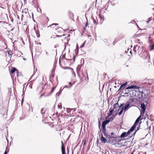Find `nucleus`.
Returning <instances> with one entry per match:
<instances>
[{"label": "nucleus", "mask_w": 154, "mask_h": 154, "mask_svg": "<svg viewBox=\"0 0 154 154\" xmlns=\"http://www.w3.org/2000/svg\"><path fill=\"white\" fill-rule=\"evenodd\" d=\"M141 47H140V46L139 45V44H137L134 47L133 50L135 54L137 52L139 53L140 52V50H141Z\"/></svg>", "instance_id": "1"}, {"label": "nucleus", "mask_w": 154, "mask_h": 154, "mask_svg": "<svg viewBox=\"0 0 154 154\" xmlns=\"http://www.w3.org/2000/svg\"><path fill=\"white\" fill-rule=\"evenodd\" d=\"M123 104H121L120 106H119L118 102H117L114 105V109L116 111L117 110V109H118V111H119L121 107L123 106Z\"/></svg>", "instance_id": "2"}, {"label": "nucleus", "mask_w": 154, "mask_h": 154, "mask_svg": "<svg viewBox=\"0 0 154 154\" xmlns=\"http://www.w3.org/2000/svg\"><path fill=\"white\" fill-rule=\"evenodd\" d=\"M110 122V120L107 119L106 120L104 121L102 123V127L104 128H105L106 125Z\"/></svg>", "instance_id": "3"}, {"label": "nucleus", "mask_w": 154, "mask_h": 154, "mask_svg": "<svg viewBox=\"0 0 154 154\" xmlns=\"http://www.w3.org/2000/svg\"><path fill=\"white\" fill-rule=\"evenodd\" d=\"M139 87L136 86V85H131L130 86H128L127 88H126V90H128L129 89H138Z\"/></svg>", "instance_id": "4"}, {"label": "nucleus", "mask_w": 154, "mask_h": 154, "mask_svg": "<svg viewBox=\"0 0 154 154\" xmlns=\"http://www.w3.org/2000/svg\"><path fill=\"white\" fill-rule=\"evenodd\" d=\"M131 102L129 101L127 102L126 104L125 105V107H124V111H126L127 109L130 106V103Z\"/></svg>", "instance_id": "5"}, {"label": "nucleus", "mask_w": 154, "mask_h": 154, "mask_svg": "<svg viewBox=\"0 0 154 154\" xmlns=\"http://www.w3.org/2000/svg\"><path fill=\"white\" fill-rule=\"evenodd\" d=\"M16 72L17 73V75H18V70L16 69V68L14 67H13L11 71V73H14L15 72Z\"/></svg>", "instance_id": "6"}, {"label": "nucleus", "mask_w": 154, "mask_h": 154, "mask_svg": "<svg viewBox=\"0 0 154 154\" xmlns=\"http://www.w3.org/2000/svg\"><path fill=\"white\" fill-rule=\"evenodd\" d=\"M142 98H143V101H145L146 102V97H147V95H146L145 93L144 92L142 91Z\"/></svg>", "instance_id": "7"}, {"label": "nucleus", "mask_w": 154, "mask_h": 154, "mask_svg": "<svg viewBox=\"0 0 154 154\" xmlns=\"http://www.w3.org/2000/svg\"><path fill=\"white\" fill-rule=\"evenodd\" d=\"M62 143L61 150L62 154H66L65 149L64 147V146L63 144V142L62 141L61 142Z\"/></svg>", "instance_id": "8"}, {"label": "nucleus", "mask_w": 154, "mask_h": 154, "mask_svg": "<svg viewBox=\"0 0 154 154\" xmlns=\"http://www.w3.org/2000/svg\"><path fill=\"white\" fill-rule=\"evenodd\" d=\"M141 110L143 111V112H144L146 110V106L144 103H142L141 104Z\"/></svg>", "instance_id": "9"}, {"label": "nucleus", "mask_w": 154, "mask_h": 154, "mask_svg": "<svg viewBox=\"0 0 154 154\" xmlns=\"http://www.w3.org/2000/svg\"><path fill=\"white\" fill-rule=\"evenodd\" d=\"M142 91H141L140 90L139 91V92L137 94V96L139 98H142Z\"/></svg>", "instance_id": "10"}, {"label": "nucleus", "mask_w": 154, "mask_h": 154, "mask_svg": "<svg viewBox=\"0 0 154 154\" xmlns=\"http://www.w3.org/2000/svg\"><path fill=\"white\" fill-rule=\"evenodd\" d=\"M101 141L102 142H103L104 143H105L107 142V140L105 139V137L103 136L102 135L101 136Z\"/></svg>", "instance_id": "11"}, {"label": "nucleus", "mask_w": 154, "mask_h": 154, "mask_svg": "<svg viewBox=\"0 0 154 154\" xmlns=\"http://www.w3.org/2000/svg\"><path fill=\"white\" fill-rule=\"evenodd\" d=\"M99 17L100 18V20H101V21L100 23L101 24H102L104 20V17L102 15H99Z\"/></svg>", "instance_id": "12"}, {"label": "nucleus", "mask_w": 154, "mask_h": 154, "mask_svg": "<svg viewBox=\"0 0 154 154\" xmlns=\"http://www.w3.org/2000/svg\"><path fill=\"white\" fill-rule=\"evenodd\" d=\"M114 110H115L114 109H112L111 108H110L109 110L110 113L108 115V116H111V115H112L113 113V112H114Z\"/></svg>", "instance_id": "13"}, {"label": "nucleus", "mask_w": 154, "mask_h": 154, "mask_svg": "<svg viewBox=\"0 0 154 154\" xmlns=\"http://www.w3.org/2000/svg\"><path fill=\"white\" fill-rule=\"evenodd\" d=\"M136 126V125H135V124H134V125L132 126L131 127V128L130 129V130L131 132L133 131L134 129L135 128Z\"/></svg>", "instance_id": "14"}, {"label": "nucleus", "mask_w": 154, "mask_h": 154, "mask_svg": "<svg viewBox=\"0 0 154 154\" xmlns=\"http://www.w3.org/2000/svg\"><path fill=\"white\" fill-rule=\"evenodd\" d=\"M136 126V125H135V124H134V125L132 126L131 127V128L130 129V130L131 132L133 131L134 129L135 128Z\"/></svg>", "instance_id": "15"}, {"label": "nucleus", "mask_w": 154, "mask_h": 154, "mask_svg": "<svg viewBox=\"0 0 154 154\" xmlns=\"http://www.w3.org/2000/svg\"><path fill=\"white\" fill-rule=\"evenodd\" d=\"M127 135L126 132H123L122 133L120 137H124L128 136Z\"/></svg>", "instance_id": "16"}, {"label": "nucleus", "mask_w": 154, "mask_h": 154, "mask_svg": "<svg viewBox=\"0 0 154 154\" xmlns=\"http://www.w3.org/2000/svg\"><path fill=\"white\" fill-rule=\"evenodd\" d=\"M123 109H124V107H122L121 108V109H120V111L118 114L119 116H120L122 114V113L123 112V111L124 110Z\"/></svg>", "instance_id": "17"}, {"label": "nucleus", "mask_w": 154, "mask_h": 154, "mask_svg": "<svg viewBox=\"0 0 154 154\" xmlns=\"http://www.w3.org/2000/svg\"><path fill=\"white\" fill-rule=\"evenodd\" d=\"M28 9L27 8H25L23 10H22V12L23 13L27 14L28 12Z\"/></svg>", "instance_id": "18"}, {"label": "nucleus", "mask_w": 154, "mask_h": 154, "mask_svg": "<svg viewBox=\"0 0 154 154\" xmlns=\"http://www.w3.org/2000/svg\"><path fill=\"white\" fill-rule=\"evenodd\" d=\"M125 52L127 53H128V52H129L131 55H132L131 51L130 49L128 48L127 50L125 51Z\"/></svg>", "instance_id": "19"}, {"label": "nucleus", "mask_w": 154, "mask_h": 154, "mask_svg": "<svg viewBox=\"0 0 154 154\" xmlns=\"http://www.w3.org/2000/svg\"><path fill=\"white\" fill-rule=\"evenodd\" d=\"M45 109L43 108L42 109L41 111V112L42 114L43 115L45 113Z\"/></svg>", "instance_id": "20"}, {"label": "nucleus", "mask_w": 154, "mask_h": 154, "mask_svg": "<svg viewBox=\"0 0 154 154\" xmlns=\"http://www.w3.org/2000/svg\"><path fill=\"white\" fill-rule=\"evenodd\" d=\"M140 116L136 120L135 122V123L134 124H135V125H136V124L137 123H138V122H139V120L140 119Z\"/></svg>", "instance_id": "21"}, {"label": "nucleus", "mask_w": 154, "mask_h": 154, "mask_svg": "<svg viewBox=\"0 0 154 154\" xmlns=\"http://www.w3.org/2000/svg\"><path fill=\"white\" fill-rule=\"evenodd\" d=\"M127 82H125V83H124V84H123L121 86H120V88H119V89H120L121 88H122V87H125V86L127 85Z\"/></svg>", "instance_id": "22"}, {"label": "nucleus", "mask_w": 154, "mask_h": 154, "mask_svg": "<svg viewBox=\"0 0 154 154\" xmlns=\"http://www.w3.org/2000/svg\"><path fill=\"white\" fill-rule=\"evenodd\" d=\"M154 49V44L150 46V49L151 50H152Z\"/></svg>", "instance_id": "23"}, {"label": "nucleus", "mask_w": 154, "mask_h": 154, "mask_svg": "<svg viewBox=\"0 0 154 154\" xmlns=\"http://www.w3.org/2000/svg\"><path fill=\"white\" fill-rule=\"evenodd\" d=\"M36 33L37 34V36L38 37H39V36H40V34L39 33V32L38 31H36Z\"/></svg>", "instance_id": "24"}, {"label": "nucleus", "mask_w": 154, "mask_h": 154, "mask_svg": "<svg viewBox=\"0 0 154 154\" xmlns=\"http://www.w3.org/2000/svg\"><path fill=\"white\" fill-rule=\"evenodd\" d=\"M58 108L61 109L62 108V105L61 103H60V104H58Z\"/></svg>", "instance_id": "25"}, {"label": "nucleus", "mask_w": 154, "mask_h": 154, "mask_svg": "<svg viewBox=\"0 0 154 154\" xmlns=\"http://www.w3.org/2000/svg\"><path fill=\"white\" fill-rule=\"evenodd\" d=\"M131 132L130 131V130H129L127 132H126V133L127 134V136H129L130 135H129V134Z\"/></svg>", "instance_id": "26"}, {"label": "nucleus", "mask_w": 154, "mask_h": 154, "mask_svg": "<svg viewBox=\"0 0 154 154\" xmlns=\"http://www.w3.org/2000/svg\"><path fill=\"white\" fill-rule=\"evenodd\" d=\"M65 88H70V87L69 86L66 85L63 88V89H64Z\"/></svg>", "instance_id": "27"}, {"label": "nucleus", "mask_w": 154, "mask_h": 154, "mask_svg": "<svg viewBox=\"0 0 154 154\" xmlns=\"http://www.w3.org/2000/svg\"><path fill=\"white\" fill-rule=\"evenodd\" d=\"M113 119V117H111L109 119V120H110V121H112Z\"/></svg>", "instance_id": "28"}, {"label": "nucleus", "mask_w": 154, "mask_h": 154, "mask_svg": "<svg viewBox=\"0 0 154 154\" xmlns=\"http://www.w3.org/2000/svg\"><path fill=\"white\" fill-rule=\"evenodd\" d=\"M93 22L94 23H95L96 24H97V23L96 22V20H95L94 19V20H93Z\"/></svg>", "instance_id": "29"}, {"label": "nucleus", "mask_w": 154, "mask_h": 154, "mask_svg": "<svg viewBox=\"0 0 154 154\" xmlns=\"http://www.w3.org/2000/svg\"><path fill=\"white\" fill-rule=\"evenodd\" d=\"M69 86L71 87L72 86V84L71 83V82H69Z\"/></svg>", "instance_id": "30"}, {"label": "nucleus", "mask_w": 154, "mask_h": 154, "mask_svg": "<svg viewBox=\"0 0 154 154\" xmlns=\"http://www.w3.org/2000/svg\"><path fill=\"white\" fill-rule=\"evenodd\" d=\"M84 45H85V43H84L81 45L80 47V48H82L84 46Z\"/></svg>", "instance_id": "31"}, {"label": "nucleus", "mask_w": 154, "mask_h": 154, "mask_svg": "<svg viewBox=\"0 0 154 154\" xmlns=\"http://www.w3.org/2000/svg\"><path fill=\"white\" fill-rule=\"evenodd\" d=\"M87 22L86 23V24H85V27H86L88 25V20L87 19Z\"/></svg>", "instance_id": "32"}, {"label": "nucleus", "mask_w": 154, "mask_h": 154, "mask_svg": "<svg viewBox=\"0 0 154 154\" xmlns=\"http://www.w3.org/2000/svg\"><path fill=\"white\" fill-rule=\"evenodd\" d=\"M149 20H148V21H146V22H147V23H148L149 22V21H151V18H149Z\"/></svg>", "instance_id": "33"}, {"label": "nucleus", "mask_w": 154, "mask_h": 154, "mask_svg": "<svg viewBox=\"0 0 154 154\" xmlns=\"http://www.w3.org/2000/svg\"><path fill=\"white\" fill-rule=\"evenodd\" d=\"M125 95L126 96H128V93L125 92Z\"/></svg>", "instance_id": "34"}, {"label": "nucleus", "mask_w": 154, "mask_h": 154, "mask_svg": "<svg viewBox=\"0 0 154 154\" xmlns=\"http://www.w3.org/2000/svg\"><path fill=\"white\" fill-rule=\"evenodd\" d=\"M58 25V23H53L52 24V25H51V26H53V25Z\"/></svg>", "instance_id": "35"}, {"label": "nucleus", "mask_w": 154, "mask_h": 154, "mask_svg": "<svg viewBox=\"0 0 154 154\" xmlns=\"http://www.w3.org/2000/svg\"><path fill=\"white\" fill-rule=\"evenodd\" d=\"M7 149H6V150L5 151V152H4V154H7Z\"/></svg>", "instance_id": "36"}, {"label": "nucleus", "mask_w": 154, "mask_h": 154, "mask_svg": "<svg viewBox=\"0 0 154 154\" xmlns=\"http://www.w3.org/2000/svg\"><path fill=\"white\" fill-rule=\"evenodd\" d=\"M34 75V74H33L32 75V76L31 77H30V79H29L30 80H31V79H32V77Z\"/></svg>", "instance_id": "37"}, {"label": "nucleus", "mask_w": 154, "mask_h": 154, "mask_svg": "<svg viewBox=\"0 0 154 154\" xmlns=\"http://www.w3.org/2000/svg\"><path fill=\"white\" fill-rule=\"evenodd\" d=\"M134 98L130 99L129 100H131V101H134Z\"/></svg>", "instance_id": "38"}, {"label": "nucleus", "mask_w": 154, "mask_h": 154, "mask_svg": "<svg viewBox=\"0 0 154 154\" xmlns=\"http://www.w3.org/2000/svg\"><path fill=\"white\" fill-rule=\"evenodd\" d=\"M59 29L60 30H63V29L61 27H59Z\"/></svg>", "instance_id": "39"}, {"label": "nucleus", "mask_w": 154, "mask_h": 154, "mask_svg": "<svg viewBox=\"0 0 154 154\" xmlns=\"http://www.w3.org/2000/svg\"><path fill=\"white\" fill-rule=\"evenodd\" d=\"M20 73H19V72H18V75H17V76H20Z\"/></svg>", "instance_id": "40"}, {"label": "nucleus", "mask_w": 154, "mask_h": 154, "mask_svg": "<svg viewBox=\"0 0 154 154\" xmlns=\"http://www.w3.org/2000/svg\"><path fill=\"white\" fill-rule=\"evenodd\" d=\"M46 54L47 55H48V53L47 51H46Z\"/></svg>", "instance_id": "41"}, {"label": "nucleus", "mask_w": 154, "mask_h": 154, "mask_svg": "<svg viewBox=\"0 0 154 154\" xmlns=\"http://www.w3.org/2000/svg\"><path fill=\"white\" fill-rule=\"evenodd\" d=\"M114 134V133L113 132H112L111 133V135H113Z\"/></svg>", "instance_id": "42"}, {"label": "nucleus", "mask_w": 154, "mask_h": 154, "mask_svg": "<svg viewBox=\"0 0 154 154\" xmlns=\"http://www.w3.org/2000/svg\"><path fill=\"white\" fill-rule=\"evenodd\" d=\"M6 140H7V142H8V140L7 139V138H6Z\"/></svg>", "instance_id": "43"}, {"label": "nucleus", "mask_w": 154, "mask_h": 154, "mask_svg": "<svg viewBox=\"0 0 154 154\" xmlns=\"http://www.w3.org/2000/svg\"><path fill=\"white\" fill-rule=\"evenodd\" d=\"M85 142L84 143V146L85 145Z\"/></svg>", "instance_id": "44"}, {"label": "nucleus", "mask_w": 154, "mask_h": 154, "mask_svg": "<svg viewBox=\"0 0 154 154\" xmlns=\"http://www.w3.org/2000/svg\"><path fill=\"white\" fill-rule=\"evenodd\" d=\"M23 60H26V58H23Z\"/></svg>", "instance_id": "45"}, {"label": "nucleus", "mask_w": 154, "mask_h": 154, "mask_svg": "<svg viewBox=\"0 0 154 154\" xmlns=\"http://www.w3.org/2000/svg\"><path fill=\"white\" fill-rule=\"evenodd\" d=\"M56 45H55V46H54V48H56Z\"/></svg>", "instance_id": "46"}, {"label": "nucleus", "mask_w": 154, "mask_h": 154, "mask_svg": "<svg viewBox=\"0 0 154 154\" xmlns=\"http://www.w3.org/2000/svg\"><path fill=\"white\" fill-rule=\"evenodd\" d=\"M10 56H11V55L9 54V56L10 57Z\"/></svg>", "instance_id": "47"}, {"label": "nucleus", "mask_w": 154, "mask_h": 154, "mask_svg": "<svg viewBox=\"0 0 154 154\" xmlns=\"http://www.w3.org/2000/svg\"><path fill=\"white\" fill-rule=\"evenodd\" d=\"M31 88H32V86H31Z\"/></svg>", "instance_id": "48"}, {"label": "nucleus", "mask_w": 154, "mask_h": 154, "mask_svg": "<svg viewBox=\"0 0 154 154\" xmlns=\"http://www.w3.org/2000/svg\"><path fill=\"white\" fill-rule=\"evenodd\" d=\"M72 72H73V70L72 69Z\"/></svg>", "instance_id": "49"}, {"label": "nucleus", "mask_w": 154, "mask_h": 154, "mask_svg": "<svg viewBox=\"0 0 154 154\" xmlns=\"http://www.w3.org/2000/svg\"><path fill=\"white\" fill-rule=\"evenodd\" d=\"M136 131H135V132L134 133V134H135V133L136 132Z\"/></svg>", "instance_id": "50"}, {"label": "nucleus", "mask_w": 154, "mask_h": 154, "mask_svg": "<svg viewBox=\"0 0 154 154\" xmlns=\"http://www.w3.org/2000/svg\"><path fill=\"white\" fill-rule=\"evenodd\" d=\"M127 66V67H128V65H127V66Z\"/></svg>", "instance_id": "51"}]
</instances>
